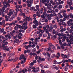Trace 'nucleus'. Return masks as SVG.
I'll return each instance as SVG.
<instances>
[{
	"label": "nucleus",
	"mask_w": 73,
	"mask_h": 73,
	"mask_svg": "<svg viewBox=\"0 0 73 73\" xmlns=\"http://www.w3.org/2000/svg\"><path fill=\"white\" fill-rule=\"evenodd\" d=\"M26 21L24 22L22 25V29H24L25 30H27V28H28V26L25 25H27L28 24V22H27V20L28 21H30L31 20V17L30 16L29 17H27L26 18Z\"/></svg>",
	"instance_id": "obj_1"
},
{
	"label": "nucleus",
	"mask_w": 73,
	"mask_h": 73,
	"mask_svg": "<svg viewBox=\"0 0 73 73\" xmlns=\"http://www.w3.org/2000/svg\"><path fill=\"white\" fill-rule=\"evenodd\" d=\"M43 14L44 15V16H46L47 17H48V19L49 20H51V19H52V16L51 15H49L48 14H47L46 12H43Z\"/></svg>",
	"instance_id": "obj_2"
},
{
	"label": "nucleus",
	"mask_w": 73,
	"mask_h": 73,
	"mask_svg": "<svg viewBox=\"0 0 73 73\" xmlns=\"http://www.w3.org/2000/svg\"><path fill=\"white\" fill-rule=\"evenodd\" d=\"M53 7V6L49 5L47 7V9H48V10H49L50 11H51L52 9V8Z\"/></svg>",
	"instance_id": "obj_3"
},
{
	"label": "nucleus",
	"mask_w": 73,
	"mask_h": 73,
	"mask_svg": "<svg viewBox=\"0 0 73 73\" xmlns=\"http://www.w3.org/2000/svg\"><path fill=\"white\" fill-rule=\"evenodd\" d=\"M16 37H13V38L14 40H14V42H16V43H18L19 41V39H16Z\"/></svg>",
	"instance_id": "obj_4"
},
{
	"label": "nucleus",
	"mask_w": 73,
	"mask_h": 73,
	"mask_svg": "<svg viewBox=\"0 0 73 73\" xmlns=\"http://www.w3.org/2000/svg\"><path fill=\"white\" fill-rule=\"evenodd\" d=\"M61 36L62 37H66V35L65 34H64L62 33L61 34L60 33L58 34V36L59 37H61Z\"/></svg>",
	"instance_id": "obj_5"
},
{
	"label": "nucleus",
	"mask_w": 73,
	"mask_h": 73,
	"mask_svg": "<svg viewBox=\"0 0 73 73\" xmlns=\"http://www.w3.org/2000/svg\"><path fill=\"white\" fill-rule=\"evenodd\" d=\"M62 39V37H59L58 38V40H59V44L60 45H62V42H61V40L60 39Z\"/></svg>",
	"instance_id": "obj_6"
},
{
	"label": "nucleus",
	"mask_w": 73,
	"mask_h": 73,
	"mask_svg": "<svg viewBox=\"0 0 73 73\" xmlns=\"http://www.w3.org/2000/svg\"><path fill=\"white\" fill-rule=\"evenodd\" d=\"M63 16H64L65 18H68V19H69V16H70V15H66V14L65 13H64L63 14Z\"/></svg>",
	"instance_id": "obj_7"
},
{
	"label": "nucleus",
	"mask_w": 73,
	"mask_h": 73,
	"mask_svg": "<svg viewBox=\"0 0 73 73\" xmlns=\"http://www.w3.org/2000/svg\"><path fill=\"white\" fill-rule=\"evenodd\" d=\"M21 56L22 57L23 60H24V61H26V60H27V58H25L24 55L21 54Z\"/></svg>",
	"instance_id": "obj_8"
},
{
	"label": "nucleus",
	"mask_w": 73,
	"mask_h": 73,
	"mask_svg": "<svg viewBox=\"0 0 73 73\" xmlns=\"http://www.w3.org/2000/svg\"><path fill=\"white\" fill-rule=\"evenodd\" d=\"M12 11L11 9L9 10L10 12L9 13V16H11L13 14V11Z\"/></svg>",
	"instance_id": "obj_9"
},
{
	"label": "nucleus",
	"mask_w": 73,
	"mask_h": 73,
	"mask_svg": "<svg viewBox=\"0 0 73 73\" xmlns=\"http://www.w3.org/2000/svg\"><path fill=\"white\" fill-rule=\"evenodd\" d=\"M4 50H7V51H9V48H7V46H5L3 48Z\"/></svg>",
	"instance_id": "obj_10"
},
{
	"label": "nucleus",
	"mask_w": 73,
	"mask_h": 73,
	"mask_svg": "<svg viewBox=\"0 0 73 73\" xmlns=\"http://www.w3.org/2000/svg\"><path fill=\"white\" fill-rule=\"evenodd\" d=\"M37 29L38 31H40V32H41V33L42 34L43 33H44V31L42 30L41 29H38V28H37Z\"/></svg>",
	"instance_id": "obj_11"
},
{
	"label": "nucleus",
	"mask_w": 73,
	"mask_h": 73,
	"mask_svg": "<svg viewBox=\"0 0 73 73\" xmlns=\"http://www.w3.org/2000/svg\"><path fill=\"white\" fill-rule=\"evenodd\" d=\"M6 30H8V31H12V28L10 27H6Z\"/></svg>",
	"instance_id": "obj_12"
},
{
	"label": "nucleus",
	"mask_w": 73,
	"mask_h": 73,
	"mask_svg": "<svg viewBox=\"0 0 73 73\" xmlns=\"http://www.w3.org/2000/svg\"><path fill=\"white\" fill-rule=\"evenodd\" d=\"M61 25H63L64 27H66V23L65 22H64V21L62 23H61Z\"/></svg>",
	"instance_id": "obj_13"
},
{
	"label": "nucleus",
	"mask_w": 73,
	"mask_h": 73,
	"mask_svg": "<svg viewBox=\"0 0 73 73\" xmlns=\"http://www.w3.org/2000/svg\"><path fill=\"white\" fill-rule=\"evenodd\" d=\"M63 69H64V71L66 72L68 70V67L65 66V67L63 68Z\"/></svg>",
	"instance_id": "obj_14"
},
{
	"label": "nucleus",
	"mask_w": 73,
	"mask_h": 73,
	"mask_svg": "<svg viewBox=\"0 0 73 73\" xmlns=\"http://www.w3.org/2000/svg\"><path fill=\"white\" fill-rule=\"evenodd\" d=\"M57 54L58 56L56 55V58L58 59V58H60V54L58 52L57 53Z\"/></svg>",
	"instance_id": "obj_15"
},
{
	"label": "nucleus",
	"mask_w": 73,
	"mask_h": 73,
	"mask_svg": "<svg viewBox=\"0 0 73 73\" xmlns=\"http://www.w3.org/2000/svg\"><path fill=\"white\" fill-rule=\"evenodd\" d=\"M38 65L39 66H41L42 69H44V68H45L44 66L42 65V64H38Z\"/></svg>",
	"instance_id": "obj_16"
},
{
	"label": "nucleus",
	"mask_w": 73,
	"mask_h": 73,
	"mask_svg": "<svg viewBox=\"0 0 73 73\" xmlns=\"http://www.w3.org/2000/svg\"><path fill=\"white\" fill-rule=\"evenodd\" d=\"M30 56H36V54L35 53H33V52H31L30 54Z\"/></svg>",
	"instance_id": "obj_17"
},
{
	"label": "nucleus",
	"mask_w": 73,
	"mask_h": 73,
	"mask_svg": "<svg viewBox=\"0 0 73 73\" xmlns=\"http://www.w3.org/2000/svg\"><path fill=\"white\" fill-rule=\"evenodd\" d=\"M43 9L44 11L45 12H46L47 11V9L46 8V7L45 6H43Z\"/></svg>",
	"instance_id": "obj_18"
},
{
	"label": "nucleus",
	"mask_w": 73,
	"mask_h": 73,
	"mask_svg": "<svg viewBox=\"0 0 73 73\" xmlns=\"http://www.w3.org/2000/svg\"><path fill=\"white\" fill-rule=\"evenodd\" d=\"M70 40V41H72L73 42V37H69L68 38Z\"/></svg>",
	"instance_id": "obj_19"
},
{
	"label": "nucleus",
	"mask_w": 73,
	"mask_h": 73,
	"mask_svg": "<svg viewBox=\"0 0 73 73\" xmlns=\"http://www.w3.org/2000/svg\"><path fill=\"white\" fill-rule=\"evenodd\" d=\"M5 38H6V39H4L2 41L3 43H5V42L6 40H8V38H7V37H6Z\"/></svg>",
	"instance_id": "obj_20"
},
{
	"label": "nucleus",
	"mask_w": 73,
	"mask_h": 73,
	"mask_svg": "<svg viewBox=\"0 0 73 73\" xmlns=\"http://www.w3.org/2000/svg\"><path fill=\"white\" fill-rule=\"evenodd\" d=\"M40 10L39 11V13L40 14H42V11H43V8H41Z\"/></svg>",
	"instance_id": "obj_21"
},
{
	"label": "nucleus",
	"mask_w": 73,
	"mask_h": 73,
	"mask_svg": "<svg viewBox=\"0 0 73 73\" xmlns=\"http://www.w3.org/2000/svg\"><path fill=\"white\" fill-rule=\"evenodd\" d=\"M44 15H41V18H42V19H45V17H46V16H44Z\"/></svg>",
	"instance_id": "obj_22"
},
{
	"label": "nucleus",
	"mask_w": 73,
	"mask_h": 73,
	"mask_svg": "<svg viewBox=\"0 0 73 73\" xmlns=\"http://www.w3.org/2000/svg\"><path fill=\"white\" fill-rule=\"evenodd\" d=\"M18 28H19V29H23V26H21V25H19L18 26Z\"/></svg>",
	"instance_id": "obj_23"
},
{
	"label": "nucleus",
	"mask_w": 73,
	"mask_h": 73,
	"mask_svg": "<svg viewBox=\"0 0 73 73\" xmlns=\"http://www.w3.org/2000/svg\"><path fill=\"white\" fill-rule=\"evenodd\" d=\"M70 22H67V24L68 25V26H71V23H70Z\"/></svg>",
	"instance_id": "obj_24"
},
{
	"label": "nucleus",
	"mask_w": 73,
	"mask_h": 73,
	"mask_svg": "<svg viewBox=\"0 0 73 73\" xmlns=\"http://www.w3.org/2000/svg\"><path fill=\"white\" fill-rule=\"evenodd\" d=\"M60 23H59V24H60V25H61V23H62V22H63V20H62V19H60Z\"/></svg>",
	"instance_id": "obj_25"
},
{
	"label": "nucleus",
	"mask_w": 73,
	"mask_h": 73,
	"mask_svg": "<svg viewBox=\"0 0 73 73\" xmlns=\"http://www.w3.org/2000/svg\"><path fill=\"white\" fill-rule=\"evenodd\" d=\"M33 27L34 29H36L37 28V26L35 25H33Z\"/></svg>",
	"instance_id": "obj_26"
},
{
	"label": "nucleus",
	"mask_w": 73,
	"mask_h": 73,
	"mask_svg": "<svg viewBox=\"0 0 73 73\" xmlns=\"http://www.w3.org/2000/svg\"><path fill=\"white\" fill-rule=\"evenodd\" d=\"M67 3L68 4H71V5H72V2H69V1H67Z\"/></svg>",
	"instance_id": "obj_27"
},
{
	"label": "nucleus",
	"mask_w": 73,
	"mask_h": 73,
	"mask_svg": "<svg viewBox=\"0 0 73 73\" xmlns=\"http://www.w3.org/2000/svg\"><path fill=\"white\" fill-rule=\"evenodd\" d=\"M40 70L39 67H38L36 68V72H38V71H39V70Z\"/></svg>",
	"instance_id": "obj_28"
},
{
	"label": "nucleus",
	"mask_w": 73,
	"mask_h": 73,
	"mask_svg": "<svg viewBox=\"0 0 73 73\" xmlns=\"http://www.w3.org/2000/svg\"><path fill=\"white\" fill-rule=\"evenodd\" d=\"M5 37H11V35L10 33H9L7 35H5Z\"/></svg>",
	"instance_id": "obj_29"
},
{
	"label": "nucleus",
	"mask_w": 73,
	"mask_h": 73,
	"mask_svg": "<svg viewBox=\"0 0 73 73\" xmlns=\"http://www.w3.org/2000/svg\"><path fill=\"white\" fill-rule=\"evenodd\" d=\"M36 51V48H34L32 50V52L33 53H35Z\"/></svg>",
	"instance_id": "obj_30"
},
{
	"label": "nucleus",
	"mask_w": 73,
	"mask_h": 73,
	"mask_svg": "<svg viewBox=\"0 0 73 73\" xmlns=\"http://www.w3.org/2000/svg\"><path fill=\"white\" fill-rule=\"evenodd\" d=\"M53 28H55V29H56L57 28V25L56 24H55L53 26Z\"/></svg>",
	"instance_id": "obj_31"
},
{
	"label": "nucleus",
	"mask_w": 73,
	"mask_h": 73,
	"mask_svg": "<svg viewBox=\"0 0 73 73\" xmlns=\"http://www.w3.org/2000/svg\"><path fill=\"white\" fill-rule=\"evenodd\" d=\"M52 49L54 50H56V48H55V46L54 45H52Z\"/></svg>",
	"instance_id": "obj_32"
},
{
	"label": "nucleus",
	"mask_w": 73,
	"mask_h": 73,
	"mask_svg": "<svg viewBox=\"0 0 73 73\" xmlns=\"http://www.w3.org/2000/svg\"><path fill=\"white\" fill-rule=\"evenodd\" d=\"M19 35L20 36L19 37H21L23 36V34L22 33H20L19 34V35H18V37H19Z\"/></svg>",
	"instance_id": "obj_33"
},
{
	"label": "nucleus",
	"mask_w": 73,
	"mask_h": 73,
	"mask_svg": "<svg viewBox=\"0 0 73 73\" xmlns=\"http://www.w3.org/2000/svg\"><path fill=\"white\" fill-rule=\"evenodd\" d=\"M63 38H64L65 40H68V37H63Z\"/></svg>",
	"instance_id": "obj_34"
},
{
	"label": "nucleus",
	"mask_w": 73,
	"mask_h": 73,
	"mask_svg": "<svg viewBox=\"0 0 73 73\" xmlns=\"http://www.w3.org/2000/svg\"><path fill=\"white\" fill-rule=\"evenodd\" d=\"M35 7H31L30 8V10L31 11H32V10H33V9H35Z\"/></svg>",
	"instance_id": "obj_35"
},
{
	"label": "nucleus",
	"mask_w": 73,
	"mask_h": 73,
	"mask_svg": "<svg viewBox=\"0 0 73 73\" xmlns=\"http://www.w3.org/2000/svg\"><path fill=\"white\" fill-rule=\"evenodd\" d=\"M48 67H49V66L48 65H46L44 66V68H48Z\"/></svg>",
	"instance_id": "obj_36"
},
{
	"label": "nucleus",
	"mask_w": 73,
	"mask_h": 73,
	"mask_svg": "<svg viewBox=\"0 0 73 73\" xmlns=\"http://www.w3.org/2000/svg\"><path fill=\"white\" fill-rule=\"evenodd\" d=\"M34 64H35L33 62H32L31 63H30L29 65L30 66L33 65H34Z\"/></svg>",
	"instance_id": "obj_37"
},
{
	"label": "nucleus",
	"mask_w": 73,
	"mask_h": 73,
	"mask_svg": "<svg viewBox=\"0 0 73 73\" xmlns=\"http://www.w3.org/2000/svg\"><path fill=\"white\" fill-rule=\"evenodd\" d=\"M52 69H55L56 68V66L54 65H53L51 67Z\"/></svg>",
	"instance_id": "obj_38"
},
{
	"label": "nucleus",
	"mask_w": 73,
	"mask_h": 73,
	"mask_svg": "<svg viewBox=\"0 0 73 73\" xmlns=\"http://www.w3.org/2000/svg\"><path fill=\"white\" fill-rule=\"evenodd\" d=\"M61 48H62V49H64L65 48V47H64V46L63 45V44H62Z\"/></svg>",
	"instance_id": "obj_39"
},
{
	"label": "nucleus",
	"mask_w": 73,
	"mask_h": 73,
	"mask_svg": "<svg viewBox=\"0 0 73 73\" xmlns=\"http://www.w3.org/2000/svg\"><path fill=\"white\" fill-rule=\"evenodd\" d=\"M14 29L15 30H16V31H17V29H18V27H17V26H15L14 27Z\"/></svg>",
	"instance_id": "obj_40"
},
{
	"label": "nucleus",
	"mask_w": 73,
	"mask_h": 73,
	"mask_svg": "<svg viewBox=\"0 0 73 73\" xmlns=\"http://www.w3.org/2000/svg\"><path fill=\"white\" fill-rule=\"evenodd\" d=\"M69 16H70V17L71 18H72V17L73 19V15H72V14L71 13L70 14V15Z\"/></svg>",
	"instance_id": "obj_41"
},
{
	"label": "nucleus",
	"mask_w": 73,
	"mask_h": 73,
	"mask_svg": "<svg viewBox=\"0 0 73 73\" xmlns=\"http://www.w3.org/2000/svg\"><path fill=\"white\" fill-rule=\"evenodd\" d=\"M51 38L52 40H54V39H56L57 38V37H52Z\"/></svg>",
	"instance_id": "obj_42"
},
{
	"label": "nucleus",
	"mask_w": 73,
	"mask_h": 73,
	"mask_svg": "<svg viewBox=\"0 0 73 73\" xmlns=\"http://www.w3.org/2000/svg\"><path fill=\"white\" fill-rule=\"evenodd\" d=\"M36 23H38V21H33V24H36Z\"/></svg>",
	"instance_id": "obj_43"
},
{
	"label": "nucleus",
	"mask_w": 73,
	"mask_h": 73,
	"mask_svg": "<svg viewBox=\"0 0 73 73\" xmlns=\"http://www.w3.org/2000/svg\"><path fill=\"white\" fill-rule=\"evenodd\" d=\"M54 62L55 64H58V62H57V61L56 60L54 61Z\"/></svg>",
	"instance_id": "obj_44"
},
{
	"label": "nucleus",
	"mask_w": 73,
	"mask_h": 73,
	"mask_svg": "<svg viewBox=\"0 0 73 73\" xmlns=\"http://www.w3.org/2000/svg\"><path fill=\"white\" fill-rule=\"evenodd\" d=\"M53 2V1L52 0H51L50 2V4L49 5H51V4H52V3Z\"/></svg>",
	"instance_id": "obj_45"
},
{
	"label": "nucleus",
	"mask_w": 73,
	"mask_h": 73,
	"mask_svg": "<svg viewBox=\"0 0 73 73\" xmlns=\"http://www.w3.org/2000/svg\"><path fill=\"white\" fill-rule=\"evenodd\" d=\"M64 58H66L67 59L68 58V56L66 55H65L64 56Z\"/></svg>",
	"instance_id": "obj_46"
},
{
	"label": "nucleus",
	"mask_w": 73,
	"mask_h": 73,
	"mask_svg": "<svg viewBox=\"0 0 73 73\" xmlns=\"http://www.w3.org/2000/svg\"><path fill=\"white\" fill-rule=\"evenodd\" d=\"M45 60V58H42V59H41V61H44Z\"/></svg>",
	"instance_id": "obj_47"
},
{
	"label": "nucleus",
	"mask_w": 73,
	"mask_h": 73,
	"mask_svg": "<svg viewBox=\"0 0 73 73\" xmlns=\"http://www.w3.org/2000/svg\"><path fill=\"white\" fill-rule=\"evenodd\" d=\"M47 56L48 57H50V54L48 53L47 54Z\"/></svg>",
	"instance_id": "obj_48"
},
{
	"label": "nucleus",
	"mask_w": 73,
	"mask_h": 73,
	"mask_svg": "<svg viewBox=\"0 0 73 73\" xmlns=\"http://www.w3.org/2000/svg\"><path fill=\"white\" fill-rule=\"evenodd\" d=\"M66 19H68V18H65L64 17V18H63V21H65V20H66Z\"/></svg>",
	"instance_id": "obj_49"
},
{
	"label": "nucleus",
	"mask_w": 73,
	"mask_h": 73,
	"mask_svg": "<svg viewBox=\"0 0 73 73\" xmlns=\"http://www.w3.org/2000/svg\"><path fill=\"white\" fill-rule=\"evenodd\" d=\"M46 31L45 32H46V33H47V34H48V33H49V31H48V29H47Z\"/></svg>",
	"instance_id": "obj_50"
},
{
	"label": "nucleus",
	"mask_w": 73,
	"mask_h": 73,
	"mask_svg": "<svg viewBox=\"0 0 73 73\" xmlns=\"http://www.w3.org/2000/svg\"><path fill=\"white\" fill-rule=\"evenodd\" d=\"M56 17V20H60V17H59L57 16Z\"/></svg>",
	"instance_id": "obj_51"
},
{
	"label": "nucleus",
	"mask_w": 73,
	"mask_h": 73,
	"mask_svg": "<svg viewBox=\"0 0 73 73\" xmlns=\"http://www.w3.org/2000/svg\"><path fill=\"white\" fill-rule=\"evenodd\" d=\"M49 28L50 29V30H52V29H53V26H50Z\"/></svg>",
	"instance_id": "obj_52"
},
{
	"label": "nucleus",
	"mask_w": 73,
	"mask_h": 73,
	"mask_svg": "<svg viewBox=\"0 0 73 73\" xmlns=\"http://www.w3.org/2000/svg\"><path fill=\"white\" fill-rule=\"evenodd\" d=\"M33 2V1L32 0H30L29 1V3H30L31 4H32Z\"/></svg>",
	"instance_id": "obj_53"
},
{
	"label": "nucleus",
	"mask_w": 73,
	"mask_h": 73,
	"mask_svg": "<svg viewBox=\"0 0 73 73\" xmlns=\"http://www.w3.org/2000/svg\"><path fill=\"white\" fill-rule=\"evenodd\" d=\"M21 0H18V3L19 4H21Z\"/></svg>",
	"instance_id": "obj_54"
},
{
	"label": "nucleus",
	"mask_w": 73,
	"mask_h": 73,
	"mask_svg": "<svg viewBox=\"0 0 73 73\" xmlns=\"http://www.w3.org/2000/svg\"><path fill=\"white\" fill-rule=\"evenodd\" d=\"M73 66H72V65H70L69 66V68L70 69H72Z\"/></svg>",
	"instance_id": "obj_55"
},
{
	"label": "nucleus",
	"mask_w": 73,
	"mask_h": 73,
	"mask_svg": "<svg viewBox=\"0 0 73 73\" xmlns=\"http://www.w3.org/2000/svg\"><path fill=\"white\" fill-rule=\"evenodd\" d=\"M15 7L17 8H20V5H17L15 6Z\"/></svg>",
	"instance_id": "obj_56"
},
{
	"label": "nucleus",
	"mask_w": 73,
	"mask_h": 73,
	"mask_svg": "<svg viewBox=\"0 0 73 73\" xmlns=\"http://www.w3.org/2000/svg\"><path fill=\"white\" fill-rule=\"evenodd\" d=\"M17 19L18 21H20L21 19V18L19 17H18Z\"/></svg>",
	"instance_id": "obj_57"
},
{
	"label": "nucleus",
	"mask_w": 73,
	"mask_h": 73,
	"mask_svg": "<svg viewBox=\"0 0 73 73\" xmlns=\"http://www.w3.org/2000/svg\"><path fill=\"white\" fill-rule=\"evenodd\" d=\"M22 15L24 17H26L25 14V13H22Z\"/></svg>",
	"instance_id": "obj_58"
},
{
	"label": "nucleus",
	"mask_w": 73,
	"mask_h": 73,
	"mask_svg": "<svg viewBox=\"0 0 73 73\" xmlns=\"http://www.w3.org/2000/svg\"><path fill=\"white\" fill-rule=\"evenodd\" d=\"M61 54V56L62 57V58H64V54Z\"/></svg>",
	"instance_id": "obj_59"
},
{
	"label": "nucleus",
	"mask_w": 73,
	"mask_h": 73,
	"mask_svg": "<svg viewBox=\"0 0 73 73\" xmlns=\"http://www.w3.org/2000/svg\"><path fill=\"white\" fill-rule=\"evenodd\" d=\"M34 44H35L36 45L37 44V41H35L34 42H33Z\"/></svg>",
	"instance_id": "obj_60"
},
{
	"label": "nucleus",
	"mask_w": 73,
	"mask_h": 73,
	"mask_svg": "<svg viewBox=\"0 0 73 73\" xmlns=\"http://www.w3.org/2000/svg\"><path fill=\"white\" fill-rule=\"evenodd\" d=\"M51 48L49 47L48 48V51H51Z\"/></svg>",
	"instance_id": "obj_61"
},
{
	"label": "nucleus",
	"mask_w": 73,
	"mask_h": 73,
	"mask_svg": "<svg viewBox=\"0 0 73 73\" xmlns=\"http://www.w3.org/2000/svg\"><path fill=\"white\" fill-rule=\"evenodd\" d=\"M42 34H41V33L38 35V36H39V37H41V36H42Z\"/></svg>",
	"instance_id": "obj_62"
},
{
	"label": "nucleus",
	"mask_w": 73,
	"mask_h": 73,
	"mask_svg": "<svg viewBox=\"0 0 73 73\" xmlns=\"http://www.w3.org/2000/svg\"><path fill=\"white\" fill-rule=\"evenodd\" d=\"M35 58L36 60H37V59L38 58V56H37V55L35 56Z\"/></svg>",
	"instance_id": "obj_63"
},
{
	"label": "nucleus",
	"mask_w": 73,
	"mask_h": 73,
	"mask_svg": "<svg viewBox=\"0 0 73 73\" xmlns=\"http://www.w3.org/2000/svg\"><path fill=\"white\" fill-rule=\"evenodd\" d=\"M67 46H71V44H70V43H68L67 44Z\"/></svg>",
	"instance_id": "obj_64"
}]
</instances>
